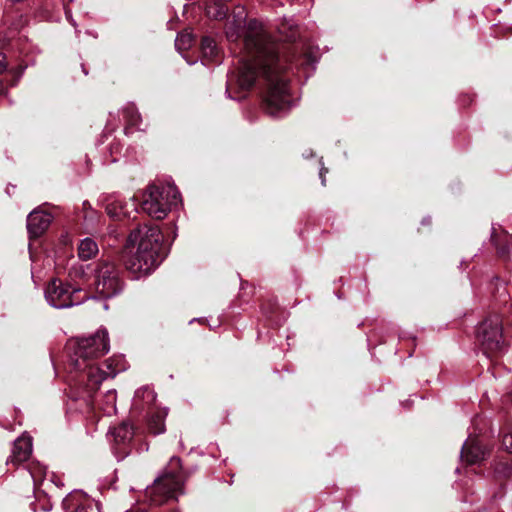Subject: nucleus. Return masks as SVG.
Segmentation results:
<instances>
[{"label":"nucleus","instance_id":"obj_1","mask_svg":"<svg viewBox=\"0 0 512 512\" xmlns=\"http://www.w3.org/2000/svg\"><path fill=\"white\" fill-rule=\"evenodd\" d=\"M225 34L229 42H238L243 37V55L237 70L229 77L226 92L230 94L234 87L248 91L263 76L268 86L265 111L272 117L287 114L292 99L285 73L290 67L287 59L279 58L277 45L263 23L256 19L247 21L245 7L237 5L226 24Z\"/></svg>","mask_w":512,"mask_h":512},{"label":"nucleus","instance_id":"obj_2","mask_svg":"<svg viewBox=\"0 0 512 512\" xmlns=\"http://www.w3.org/2000/svg\"><path fill=\"white\" fill-rule=\"evenodd\" d=\"M72 350L70 362L73 368L81 371V382L85 381V390L91 396L100 386L103 380L108 377H115L117 370L112 367L111 362H105L107 370L93 365V361L104 356L109 351L108 333L106 330H99L89 337L79 338L69 343Z\"/></svg>","mask_w":512,"mask_h":512},{"label":"nucleus","instance_id":"obj_3","mask_svg":"<svg viewBox=\"0 0 512 512\" xmlns=\"http://www.w3.org/2000/svg\"><path fill=\"white\" fill-rule=\"evenodd\" d=\"M162 240L157 226L144 225L130 233L128 243L134 251L126 259L125 265L135 278L150 274L160 264Z\"/></svg>","mask_w":512,"mask_h":512},{"label":"nucleus","instance_id":"obj_4","mask_svg":"<svg viewBox=\"0 0 512 512\" xmlns=\"http://www.w3.org/2000/svg\"><path fill=\"white\" fill-rule=\"evenodd\" d=\"M180 202V194L175 185L151 184L143 193L141 209L150 217L161 220Z\"/></svg>","mask_w":512,"mask_h":512},{"label":"nucleus","instance_id":"obj_5","mask_svg":"<svg viewBox=\"0 0 512 512\" xmlns=\"http://www.w3.org/2000/svg\"><path fill=\"white\" fill-rule=\"evenodd\" d=\"M180 469V458L171 457L163 474L156 478L153 484L145 490V495L149 498L151 504L162 505L169 499L176 498L182 486Z\"/></svg>","mask_w":512,"mask_h":512},{"label":"nucleus","instance_id":"obj_6","mask_svg":"<svg viewBox=\"0 0 512 512\" xmlns=\"http://www.w3.org/2000/svg\"><path fill=\"white\" fill-rule=\"evenodd\" d=\"M94 286L103 298H111L124 289L120 268L112 261L100 260L94 270Z\"/></svg>","mask_w":512,"mask_h":512},{"label":"nucleus","instance_id":"obj_7","mask_svg":"<svg viewBox=\"0 0 512 512\" xmlns=\"http://www.w3.org/2000/svg\"><path fill=\"white\" fill-rule=\"evenodd\" d=\"M477 335L485 354L490 355L503 350L505 344L502 338V322L499 316H491L482 322L478 327Z\"/></svg>","mask_w":512,"mask_h":512},{"label":"nucleus","instance_id":"obj_8","mask_svg":"<svg viewBox=\"0 0 512 512\" xmlns=\"http://www.w3.org/2000/svg\"><path fill=\"white\" fill-rule=\"evenodd\" d=\"M80 292V289L72 288L59 279H53L45 289V298L51 306L63 309L82 303L83 299L78 296Z\"/></svg>","mask_w":512,"mask_h":512},{"label":"nucleus","instance_id":"obj_9","mask_svg":"<svg viewBox=\"0 0 512 512\" xmlns=\"http://www.w3.org/2000/svg\"><path fill=\"white\" fill-rule=\"evenodd\" d=\"M52 216L49 213L34 210L27 218V229L31 237L37 238L42 235L49 227Z\"/></svg>","mask_w":512,"mask_h":512},{"label":"nucleus","instance_id":"obj_10","mask_svg":"<svg viewBox=\"0 0 512 512\" xmlns=\"http://www.w3.org/2000/svg\"><path fill=\"white\" fill-rule=\"evenodd\" d=\"M106 212L113 219L130 217L133 212H136V204L132 200L124 202L119 198L111 197L107 201Z\"/></svg>","mask_w":512,"mask_h":512},{"label":"nucleus","instance_id":"obj_11","mask_svg":"<svg viewBox=\"0 0 512 512\" xmlns=\"http://www.w3.org/2000/svg\"><path fill=\"white\" fill-rule=\"evenodd\" d=\"M32 452V441L29 436L19 437L14 441L12 454L7 463L20 464L26 461Z\"/></svg>","mask_w":512,"mask_h":512},{"label":"nucleus","instance_id":"obj_12","mask_svg":"<svg viewBox=\"0 0 512 512\" xmlns=\"http://www.w3.org/2000/svg\"><path fill=\"white\" fill-rule=\"evenodd\" d=\"M485 457V450L477 439L469 438L462 446L461 459L469 464H476Z\"/></svg>","mask_w":512,"mask_h":512},{"label":"nucleus","instance_id":"obj_13","mask_svg":"<svg viewBox=\"0 0 512 512\" xmlns=\"http://www.w3.org/2000/svg\"><path fill=\"white\" fill-rule=\"evenodd\" d=\"M156 400V394L153 389L148 386L139 388L134 395L133 407L135 409H153Z\"/></svg>","mask_w":512,"mask_h":512},{"label":"nucleus","instance_id":"obj_14","mask_svg":"<svg viewBox=\"0 0 512 512\" xmlns=\"http://www.w3.org/2000/svg\"><path fill=\"white\" fill-rule=\"evenodd\" d=\"M167 412L162 409L149 410L148 428L154 435L161 434L165 431V417Z\"/></svg>","mask_w":512,"mask_h":512},{"label":"nucleus","instance_id":"obj_15","mask_svg":"<svg viewBox=\"0 0 512 512\" xmlns=\"http://www.w3.org/2000/svg\"><path fill=\"white\" fill-rule=\"evenodd\" d=\"M98 245L91 238L83 239L78 245V256L82 260H89L98 253Z\"/></svg>","mask_w":512,"mask_h":512},{"label":"nucleus","instance_id":"obj_16","mask_svg":"<svg viewBox=\"0 0 512 512\" xmlns=\"http://www.w3.org/2000/svg\"><path fill=\"white\" fill-rule=\"evenodd\" d=\"M204 9L209 18L216 20L225 18L228 11L225 2H206Z\"/></svg>","mask_w":512,"mask_h":512},{"label":"nucleus","instance_id":"obj_17","mask_svg":"<svg viewBox=\"0 0 512 512\" xmlns=\"http://www.w3.org/2000/svg\"><path fill=\"white\" fill-rule=\"evenodd\" d=\"M278 30L285 41H296L299 36V28L292 19L284 20Z\"/></svg>","mask_w":512,"mask_h":512},{"label":"nucleus","instance_id":"obj_18","mask_svg":"<svg viewBox=\"0 0 512 512\" xmlns=\"http://www.w3.org/2000/svg\"><path fill=\"white\" fill-rule=\"evenodd\" d=\"M114 439L118 443L129 442L134 436L133 426L129 423H122L113 430Z\"/></svg>","mask_w":512,"mask_h":512},{"label":"nucleus","instance_id":"obj_19","mask_svg":"<svg viewBox=\"0 0 512 512\" xmlns=\"http://www.w3.org/2000/svg\"><path fill=\"white\" fill-rule=\"evenodd\" d=\"M201 51L204 58L208 60H213L218 54V48L215 41L207 36L202 38Z\"/></svg>","mask_w":512,"mask_h":512},{"label":"nucleus","instance_id":"obj_20","mask_svg":"<svg viewBox=\"0 0 512 512\" xmlns=\"http://www.w3.org/2000/svg\"><path fill=\"white\" fill-rule=\"evenodd\" d=\"M116 400L117 395L115 390H108L104 395V403L101 409L107 415H111L116 412Z\"/></svg>","mask_w":512,"mask_h":512},{"label":"nucleus","instance_id":"obj_21","mask_svg":"<svg viewBox=\"0 0 512 512\" xmlns=\"http://www.w3.org/2000/svg\"><path fill=\"white\" fill-rule=\"evenodd\" d=\"M193 36L189 32L179 33L175 40V47L178 51H185L193 44Z\"/></svg>","mask_w":512,"mask_h":512},{"label":"nucleus","instance_id":"obj_22","mask_svg":"<svg viewBox=\"0 0 512 512\" xmlns=\"http://www.w3.org/2000/svg\"><path fill=\"white\" fill-rule=\"evenodd\" d=\"M29 473L34 482L40 481L46 473V467L40 465L39 463H32L29 465Z\"/></svg>","mask_w":512,"mask_h":512},{"label":"nucleus","instance_id":"obj_23","mask_svg":"<svg viewBox=\"0 0 512 512\" xmlns=\"http://www.w3.org/2000/svg\"><path fill=\"white\" fill-rule=\"evenodd\" d=\"M130 126L136 127L137 129H141L139 126V122L141 121L140 114L134 109H127L125 115Z\"/></svg>","mask_w":512,"mask_h":512},{"label":"nucleus","instance_id":"obj_24","mask_svg":"<svg viewBox=\"0 0 512 512\" xmlns=\"http://www.w3.org/2000/svg\"><path fill=\"white\" fill-rule=\"evenodd\" d=\"M502 445L506 451L512 453V430L503 434Z\"/></svg>","mask_w":512,"mask_h":512},{"label":"nucleus","instance_id":"obj_25","mask_svg":"<svg viewBox=\"0 0 512 512\" xmlns=\"http://www.w3.org/2000/svg\"><path fill=\"white\" fill-rule=\"evenodd\" d=\"M7 68L6 57L0 52V74H2Z\"/></svg>","mask_w":512,"mask_h":512},{"label":"nucleus","instance_id":"obj_26","mask_svg":"<svg viewBox=\"0 0 512 512\" xmlns=\"http://www.w3.org/2000/svg\"><path fill=\"white\" fill-rule=\"evenodd\" d=\"M5 45V39L0 35V48Z\"/></svg>","mask_w":512,"mask_h":512},{"label":"nucleus","instance_id":"obj_27","mask_svg":"<svg viewBox=\"0 0 512 512\" xmlns=\"http://www.w3.org/2000/svg\"><path fill=\"white\" fill-rule=\"evenodd\" d=\"M4 93V86L3 83L0 81V95Z\"/></svg>","mask_w":512,"mask_h":512},{"label":"nucleus","instance_id":"obj_28","mask_svg":"<svg viewBox=\"0 0 512 512\" xmlns=\"http://www.w3.org/2000/svg\"><path fill=\"white\" fill-rule=\"evenodd\" d=\"M320 177L322 178V184L325 185V178L323 176V169L320 172Z\"/></svg>","mask_w":512,"mask_h":512},{"label":"nucleus","instance_id":"obj_29","mask_svg":"<svg viewBox=\"0 0 512 512\" xmlns=\"http://www.w3.org/2000/svg\"><path fill=\"white\" fill-rule=\"evenodd\" d=\"M309 61H310L309 59H302L300 64L302 65L304 63H308Z\"/></svg>","mask_w":512,"mask_h":512},{"label":"nucleus","instance_id":"obj_30","mask_svg":"<svg viewBox=\"0 0 512 512\" xmlns=\"http://www.w3.org/2000/svg\"><path fill=\"white\" fill-rule=\"evenodd\" d=\"M83 511V507H78L76 512H82Z\"/></svg>","mask_w":512,"mask_h":512},{"label":"nucleus","instance_id":"obj_31","mask_svg":"<svg viewBox=\"0 0 512 512\" xmlns=\"http://www.w3.org/2000/svg\"><path fill=\"white\" fill-rule=\"evenodd\" d=\"M70 501H71V499H70V498H66V499L64 500V503H65V504H67V503H68V502H70Z\"/></svg>","mask_w":512,"mask_h":512}]
</instances>
